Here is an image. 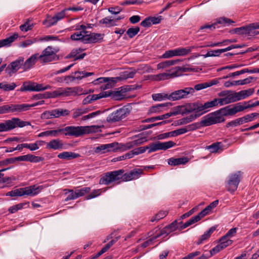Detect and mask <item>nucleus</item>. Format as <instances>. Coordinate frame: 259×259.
<instances>
[{
	"label": "nucleus",
	"instance_id": "1",
	"mask_svg": "<svg viewBox=\"0 0 259 259\" xmlns=\"http://www.w3.org/2000/svg\"><path fill=\"white\" fill-rule=\"evenodd\" d=\"M143 174V170L140 168L134 169L124 173L123 169H119L105 173L99 180V184L108 185L113 182L119 184L121 182L130 181L137 179Z\"/></svg>",
	"mask_w": 259,
	"mask_h": 259
},
{
	"label": "nucleus",
	"instance_id": "2",
	"mask_svg": "<svg viewBox=\"0 0 259 259\" xmlns=\"http://www.w3.org/2000/svg\"><path fill=\"white\" fill-rule=\"evenodd\" d=\"M179 227L177 222L175 221L169 225L164 227L161 230L156 229L155 231V234L153 233L150 235L153 236L151 238L145 241L141 244V247L145 248L152 244V242L156 239L162 236L163 238L166 237L170 232L175 231Z\"/></svg>",
	"mask_w": 259,
	"mask_h": 259
},
{
	"label": "nucleus",
	"instance_id": "3",
	"mask_svg": "<svg viewBox=\"0 0 259 259\" xmlns=\"http://www.w3.org/2000/svg\"><path fill=\"white\" fill-rule=\"evenodd\" d=\"M219 99H214L212 101L207 102L203 105L201 104L197 106L194 104L193 105L189 104L186 106L185 111L183 113H190L194 110H196V113H198V116H200L208 111L210 108L217 106L219 104Z\"/></svg>",
	"mask_w": 259,
	"mask_h": 259
},
{
	"label": "nucleus",
	"instance_id": "4",
	"mask_svg": "<svg viewBox=\"0 0 259 259\" xmlns=\"http://www.w3.org/2000/svg\"><path fill=\"white\" fill-rule=\"evenodd\" d=\"M42 189V186H37L36 185H32L29 187L16 189L8 192L6 194V196L11 197L22 196L25 195L35 196L38 194Z\"/></svg>",
	"mask_w": 259,
	"mask_h": 259
},
{
	"label": "nucleus",
	"instance_id": "5",
	"mask_svg": "<svg viewBox=\"0 0 259 259\" xmlns=\"http://www.w3.org/2000/svg\"><path fill=\"white\" fill-rule=\"evenodd\" d=\"M131 111L129 106H124L110 113L106 118V121L109 123H114L126 117Z\"/></svg>",
	"mask_w": 259,
	"mask_h": 259
},
{
	"label": "nucleus",
	"instance_id": "6",
	"mask_svg": "<svg viewBox=\"0 0 259 259\" xmlns=\"http://www.w3.org/2000/svg\"><path fill=\"white\" fill-rule=\"evenodd\" d=\"M28 125H30L29 122L21 120L19 118L13 117L11 119L0 123V132H8L17 127H23Z\"/></svg>",
	"mask_w": 259,
	"mask_h": 259
},
{
	"label": "nucleus",
	"instance_id": "7",
	"mask_svg": "<svg viewBox=\"0 0 259 259\" xmlns=\"http://www.w3.org/2000/svg\"><path fill=\"white\" fill-rule=\"evenodd\" d=\"M59 51L58 48H55L52 46L47 47L42 51L41 54H39V62L41 63H47L58 60L59 58L57 53Z\"/></svg>",
	"mask_w": 259,
	"mask_h": 259
},
{
	"label": "nucleus",
	"instance_id": "8",
	"mask_svg": "<svg viewBox=\"0 0 259 259\" xmlns=\"http://www.w3.org/2000/svg\"><path fill=\"white\" fill-rule=\"evenodd\" d=\"M89 126H68L61 128L62 134L65 136L78 137L90 133Z\"/></svg>",
	"mask_w": 259,
	"mask_h": 259
},
{
	"label": "nucleus",
	"instance_id": "9",
	"mask_svg": "<svg viewBox=\"0 0 259 259\" xmlns=\"http://www.w3.org/2000/svg\"><path fill=\"white\" fill-rule=\"evenodd\" d=\"M224 117L221 115L219 110L209 113L204 116L200 122L202 126H207L212 124L224 122Z\"/></svg>",
	"mask_w": 259,
	"mask_h": 259
},
{
	"label": "nucleus",
	"instance_id": "10",
	"mask_svg": "<svg viewBox=\"0 0 259 259\" xmlns=\"http://www.w3.org/2000/svg\"><path fill=\"white\" fill-rule=\"evenodd\" d=\"M176 145V143L172 141H169L164 142H160L157 141L152 143L149 145L146 146L148 148V152L150 153L158 150H165L167 149L171 148Z\"/></svg>",
	"mask_w": 259,
	"mask_h": 259
},
{
	"label": "nucleus",
	"instance_id": "11",
	"mask_svg": "<svg viewBox=\"0 0 259 259\" xmlns=\"http://www.w3.org/2000/svg\"><path fill=\"white\" fill-rule=\"evenodd\" d=\"M195 127L194 124H190L185 127L181 128L173 131L159 134L157 136L158 140H163L169 137H177L179 135L186 133L188 131L194 130Z\"/></svg>",
	"mask_w": 259,
	"mask_h": 259
},
{
	"label": "nucleus",
	"instance_id": "12",
	"mask_svg": "<svg viewBox=\"0 0 259 259\" xmlns=\"http://www.w3.org/2000/svg\"><path fill=\"white\" fill-rule=\"evenodd\" d=\"M242 177V172L238 171L229 176L226 187L230 192H234L238 188Z\"/></svg>",
	"mask_w": 259,
	"mask_h": 259
},
{
	"label": "nucleus",
	"instance_id": "13",
	"mask_svg": "<svg viewBox=\"0 0 259 259\" xmlns=\"http://www.w3.org/2000/svg\"><path fill=\"white\" fill-rule=\"evenodd\" d=\"M69 111L64 109H55L52 110L46 111L41 115L42 119H52L65 116L69 114Z\"/></svg>",
	"mask_w": 259,
	"mask_h": 259
},
{
	"label": "nucleus",
	"instance_id": "14",
	"mask_svg": "<svg viewBox=\"0 0 259 259\" xmlns=\"http://www.w3.org/2000/svg\"><path fill=\"white\" fill-rule=\"evenodd\" d=\"M194 93V89L192 88H185L184 89L179 90L169 94L170 101L179 100L183 98L188 97L189 94Z\"/></svg>",
	"mask_w": 259,
	"mask_h": 259
},
{
	"label": "nucleus",
	"instance_id": "15",
	"mask_svg": "<svg viewBox=\"0 0 259 259\" xmlns=\"http://www.w3.org/2000/svg\"><path fill=\"white\" fill-rule=\"evenodd\" d=\"M211 211L209 209V207L206 206L204 209H203L200 212H199L197 215L191 218L190 220H189L187 222L183 225L181 227V229H185L187 227L198 222L201 220L202 218L204 217L206 215L208 214Z\"/></svg>",
	"mask_w": 259,
	"mask_h": 259
},
{
	"label": "nucleus",
	"instance_id": "16",
	"mask_svg": "<svg viewBox=\"0 0 259 259\" xmlns=\"http://www.w3.org/2000/svg\"><path fill=\"white\" fill-rule=\"evenodd\" d=\"M117 144L114 142L109 144H102L94 148L95 153L102 154L107 152H114L116 151Z\"/></svg>",
	"mask_w": 259,
	"mask_h": 259
},
{
	"label": "nucleus",
	"instance_id": "17",
	"mask_svg": "<svg viewBox=\"0 0 259 259\" xmlns=\"http://www.w3.org/2000/svg\"><path fill=\"white\" fill-rule=\"evenodd\" d=\"M63 97L77 96L87 94L83 89L80 87L63 88Z\"/></svg>",
	"mask_w": 259,
	"mask_h": 259
},
{
	"label": "nucleus",
	"instance_id": "18",
	"mask_svg": "<svg viewBox=\"0 0 259 259\" xmlns=\"http://www.w3.org/2000/svg\"><path fill=\"white\" fill-rule=\"evenodd\" d=\"M24 64V58L19 57L16 60L11 62L10 64L6 68V72L11 75L12 73L16 72Z\"/></svg>",
	"mask_w": 259,
	"mask_h": 259
},
{
	"label": "nucleus",
	"instance_id": "19",
	"mask_svg": "<svg viewBox=\"0 0 259 259\" xmlns=\"http://www.w3.org/2000/svg\"><path fill=\"white\" fill-rule=\"evenodd\" d=\"M175 69L176 71L175 72H172V73H162L159 74L157 75V79L161 80H164L170 78H172L174 77H176L178 76V73L179 71L184 72H186L188 70H189V68L185 67H176Z\"/></svg>",
	"mask_w": 259,
	"mask_h": 259
},
{
	"label": "nucleus",
	"instance_id": "20",
	"mask_svg": "<svg viewBox=\"0 0 259 259\" xmlns=\"http://www.w3.org/2000/svg\"><path fill=\"white\" fill-rule=\"evenodd\" d=\"M126 90L125 89L121 88L119 91H109L103 92L102 93H105L107 95L104 98L111 97L114 100H121L125 97Z\"/></svg>",
	"mask_w": 259,
	"mask_h": 259
},
{
	"label": "nucleus",
	"instance_id": "21",
	"mask_svg": "<svg viewBox=\"0 0 259 259\" xmlns=\"http://www.w3.org/2000/svg\"><path fill=\"white\" fill-rule=\"evenodd\" d=\"M104 34L97 33H86L85 38L83 40V44H93L96 43L102 40L103 38Z\"/></svg>",
	"mask_w": 259,
	"mask_h": 259
},
{
	"label": "nucleus",
	"instance_id": "22",
	"mask_svg": "<svg viewBox=\"0 0 259 259\" xmlns=\"http://www.w3.org/2000/svg\"><path fill=\"white\" fill-rule=\"evenodd\" d=\"M41 87L40 84L31 81H26L24 82L22 87L19 91L20 92H26V91H36L39 92L40 88Z\"/></svg>",
	"mask_w": 259,
	"mask_h": 259
},
{
	"label": "nucleus",
	"instance_id": "23",
	"mask_svg": "<svg viewBox=\"0 0 259 259\" xmlns=\"http://www.w3.org/2000/svg\"><path fill=\"white\" fill-rule=\"evenodd\" d=\"M253 29H254L253 27L252 24L251 23L244 26L236 28L233 31L234 33L239 35H245L251 36V34H252V31Z\"/></svg>",
	"mask_w": 259,
	"mask_h": 259
},
{
	"label": "nucleus",
	"instance_id": "24",
	"mask_svg": "<svg viewBox=\"0 0 259 259\" xmlns=\"http://www.w3.org/2000/svg\"><path fill=\"white\" fill-rule=\"evenodd\" d=\"M15 162L16 161H29L31 162H38L42 160V158L39 156H34L32 154H27L14 157Z\"/></svg>",
	"mask_w": 259,
	"mask_h": 259
},
{
	"label": "nucleus",
	"instance_id": "25",
	"mask_svg": "<svg viewBox=\"0 0 259 259\" xmlns=\"http://www.w3.org/2000/svg\"><path fill=\"white\" fill-rule=\"evenodd\" d=\"M45 101L43 100L38 101L35 103L32 104H16V112H21L28 111L30 109L31 107H35L37 105H41L44 104Z\"/></svg>",
	"mask_w": 259,
	"mask_h": 259
},
{
	"label": "nucleus",
	"instance_id": "26",
	"mask_svg": "<svg viewBox=\"0 0 259 259\" xmlns=\"http://www.w3.org/2000/svg\"><path fill=\"white\" fill-rule=\"evenodd\" d=\"M37 60L39 61V54L35 53L30 56L24 62L23 68L24 70L30 69L35 64Z\"/></svg>",
	"mask_w": 259,
	"mask_h": 259
},
{
	"label": "nucleus",
	"instance_id": "27",
	"mask_svg": "<svg viewBox=\"0 0 259 259\" xmlns=\"http://www.w3.org/2000/svg\"><path fill=\"white\" fill-rule=\"evenodd\" d=\"M237 101H238V99L237 98L236 93L235 92L229 94L224 98L219 99V103L222 106Z\"/></svg>",
	"mask_w": 259,
	"mask_h": 259
},
{
	"label": "nucleus",
	"instance_id": "28",
	"mask_svg": "<svg viewBox=\"0 0 259 259\" xmlns=\"http://www.w3.org/2000/svg\"><path fill=\"white\" fill-rule=\"evenodd\" d=\"M188 161V158L185 157L179 158L171 157L168 159L167 162L169 165L175 166L181 164H185Z\"/></svg>",
	"mask_w": 259,
	"mask_h": 259
},
{
	"label": "nucleus",
	"instance_id": "29",
	"mask_svg": "<svg viewBox=\"0 0 259 259\" xmlns=\"http://www.w3.org/2000/svg\"><path fill=\"white\" fill-rule=\"evenodd\" d=\"M219 81L218 79H214L208 82H205L196 84L194 86V88L193 89H194V91L195 90L196 91H200L201 90L211 87L213 85L217 84L218 83H219Z\"/></svg>",
	"mask_w": 259,
	"mask_h": 259
},
{
	"label": "nucleus",
	"instance_id": "30",
	"mask_svg": "<svg viewBox=\"0 0 259 259\" xmlns=\"http://www.w3.org/2000/svg\"><path fill=\"white\" fill-rule=\"evenodd\" d=\"M63 144L61 140L54 139L47 143L46 148L50 149L58 150L62 149Z\"/></svg>",
	"mask_w": 259,
	"mask_h": 259
},
{
	"label": "nucleus",
	"instance_id": "31",
	"mask_svg": "<svg viewBox=\"0 0 259 259\" xmlns=\"http://www.w3.org/2000/svg\"><path fill=\"white\" fill-rule=\"evenodd\" d=\"M80 157V155L72 152L65 151L60 153L58 155V157L60 159L69 160L75 159Z\"/></svg>",
	"mask_w": 259,
	"mask_h": 259
},
{
	"label": "nucleus",
	"instance_id": "32",
	"mask_svg": "<svg viewBox=\"0 0 259 259\" xmlns=\"http://www.w3.org/2000/svg\"><path fill=\"white\" fill-rule=\"evenodd\" d=\"M107 95L105 93L102 92L99 94H94L93 95H89L82 101V104L84 105L91 103L93 101H96L102 98H104Z\"/></svg>",
	"mask_w": 259,
	"mask_h": 259
},
{
	"label": "nucleus",
	"instance_id": "33",
	"mask_svg": "<svg viewBox=\"0 0 259 259\" xmlns=\"http://www.w3.org/2000/svg\"><path fill=\"white\" fill-rule=\"evenodd\" d=\"M219 110L221 115L223 117L224 116H232L238 113L234 106L232 108H230V106H227Z\"/></svg>",
	"mask_w": 259,
	"mask_h": 259
},
{
	"label": "nucleus",
	"instance_id": "34",
	"mask_svg": "<svg viewBox=\"0 0 259 259\" xmlns=\"http://www.w3.org/2000/svg\"><path fill=\"white\" fill-rule=\"evenodd\" d=\"M136 73V71H125L122 72L120 75L117 77H114L116 78V82L117 81H121L123 80H125L128 78H132L134 77L135 74Z\"/></svg>",
	"mask_w": 259,
	"mask_h": 259
},
{
	"label": "nucleus",
	"instance_id": "35",
	"mask_svg": "<svg viewBox=\"0 0 259 259\" xmlns=\"http://www.w3.org/2000/svg\"><path fill=\"white\" fill-rule=\"evenodd\" d=\"M195 112L194 113L191 114L190 115L184 117L178 120V124L179 125H183L187 124L194 120H195L196 118L199 117L198 116V113H196V110H195Z\"/></svg>",
	"mask_w": 259,
	"mask_h": 259
},
{
	"label": "nucleus",
	"instance_id": "36",
	"mask_svg": "<svg viewBox=\"0 0 259 259\" xmlns=\"http://www.w3.org/2000/svg\"><path fill=\"white\" fill-rule=\"evenodd\" d=\"M195 48L194 46H190L186 48H179L176 49V56H184L189 54L193 49Z\"/></svg>",
	"mask_w": 259,
	"mask_h": 259
},
{
	"label": "nucleus",
	"instance_id": "37",
	"mask_svg": "<svg viewBox=\"0 0 259 259\" xmlns=\"http://www.w3.org/2000/svg\"><path fill=\"white\" fill-rule=\"evenodd\" d=\"M18 37L17 33H14L10 37L4 39L0 40V48L6 46H10L11 44Z\"/></svg>",
	"mask_w": 259,
	"mask_h": 259
},
{
	"label": "nucleus",
	"instance_id": "38",
	"mask_svg": "<svg viewBox=\"0 0 259 259\" xmlns=\"http://www.w3.org/2000/svg\"><path fill=\"white\" fill-rule=\"evenodd\" d=\"M84 50L81 48L75 49L72 50L71 53H70L69 57L74 58V60H78L83 59L86 55L85 53H80L83 51Z\"/></svg>",
	"mask_w": 259,
	"mask_h": 259
},
{
	"label": "nucleus",
	"instance_id": "39",
	"mask_svg": "<svg viewBox=\"0 0 259 259\" xmlns=\"http://www.w3.org/2000/svg\"><path fill=\"white\" fill-rule=\"evenodd\" d=\"M62 134L61 128L55 130L47 131L39 133L38 135V137L44 136H52L56 137Z\"/></svg>",
	"mask_w": 259,
	"mask_h": 259
},
{
	"label": "nucleus",
	"instance_id": "40",
	"mask_svg": "<svg viewBox=\"0 0 259 259\" xmlns=\"http://www.w3.org/2000/svg\"><path fill=\"white\" fill-rule=\"evenodd\" d=\"M254 91L253 89H249L248 90L241 91L239 92H236L238 101L244 99L251 96L253 94Z\"/></svg>",
	"mask_w": 259,
	"mask_h": 259
},
{
	"label": "nucleus",
	"instance_id": "41",
	"mask_svg": "<svg viewBox=\"0 0 259 259\" xmlns=\"http://www.w3.org/2000/svg\"><path fill=\"white\" fill-rule=\"evenodd\" d=\"M215 230V227H212L208 231L205 232L203 235H202L198 240L197 244L199 245L202 244L204 241L206 240L210 237L211 234Z\"/></svg>",
	"mask_w": 259,
	"mask_h": 259
},
{
	"label": "nucleus",
	"instance_id": "42",
	"mask_svg": "<svg viewBox=\"0 0 259 259\" xmlns=\"http://www.w3.org/2000/svg\"><path fill=\"white\" fill-rule=\"evenodd\" d=\"M152 97L153 100L156 101H161L165 100H169L170 98L169 94L166 93H160L154 94L152 95Z\"/></svg>",
	"mask_w": 259,
	"mask_h": 259
},
{
	"label": "nucleus",
	"instance_id": "43",
	"mask_svg": "<svg viewBox=\"0 0 259 259\" xmlns=\"http://www.w3.org/2000/svg\"><path fill=\"white\" fill-rule=\"evenodd\" d=\"M177 114H178V113L177 112H169V113H166L165 114H163V115H162L160 116L153 117L148 118L147 120V121H149V122H153L155 120H163L164 119L168 118L172 115H177Z\"/></svg>",
	"mask_w": 259,
	"mask_h": 259
},
{
	"label": "nucleus",
	"instance_id": "44",
	"mask_svg": "<svg viewBox=\"0 0 259 259\" xmlns=\"http://www.w3.org/2000/svg\"><path fill=\"white\" fill-rule=\"evenodd\" d=\"M16 87L15 82L9 84L6 81H3L0 83V89L6 92L13 91Z\"/></svg>",
	"mask_w": 259,
	"mask_h": 259
},
{
	"label": "nucleus",
	"instance_id": "45",
	"mask_svg": "<svg viewBox=\"0 0 259 259\" xmlns=\"http://www.w3.org/2000/svg\"><path fill=\"white\" fill-rule=\"evenodd\" d=\"M89 33L88 31H80L74 33L70 36V38L73 40H81L83 42V40L85 38L86 33Z\"/></svg>",
	"mask_w": 259,
	"mask_h": 259
},
{
	"label": "nucleus",
	"instance_id": "46",
	"mask_svg": "<svg viewBox=\"0 0 259 259\" xmlns=\"http://www.w3.org/2000/svg\"><path fill=\"white\" fill-rule=\"evenodd\" d=\"M252 102L251 100L248 102H244L242 103H238L234 106L237 112H241L245 109L249 108L248 103Z\"/></svg>",
	"mask_w": 259,
	"mask_h": 259
},
{
	"label": "nucleus",
	"instance_id": "47",
	"mask_svg": "<svg viewBox=\"0 0 259 259\" xmlns=\"http://www.w3.org/2000/svg\"><path fill=\"white\" fill-rule=\"evenodd\" d=\"M94 74L93 72H87L83 71H76L74 72V78L75 79L80 80L83 77H88Z\"/></svg>",
	"mask_w": 259,
	"mask_h": 259
},
{
	"label": "nucleus",
	"instance_id": "48",
	"mask_svg": "<svg viewBox=\"0 0 259 259\" xmlns=\"http://www.w3.org/2000/svg\"><path fill=\"white\" fill-rule=\"evenodd\" d=\"M107 189H95L89 195H88L87 196H86L85 199L87 200L91 199L93 198H94L100 195L103 192L106 191Z\"/></svg>",
	"mask_w": 259,
	"mask_h": 259
},
{
	"label": "nucleus",
	"instance_id": "49",
	"mask_svg": "<svg viewBox=\"0 0 259 259\" xmlns=\"http://www.w3.org/2000/svg\"><path fill=\"white\" fill-rule=\"evenodd\" d=\"M179 61L178 60H168L164 62H161L157 65L158 69H162L166 68L168 66H170L175 64Z\"/></svg>",
	"mask_w": 259,
	"mask_h": 259
},
{
	"label": "nucleus",
	"instance_id": "50",
	"mask_svg": "<svg viewBox=\"0 0 259 259\" xmlns=\"http://www.w3.org/2000/svg\"><path fill=\"white\" fill-rule=\"evenodd\" d=\"M99 23L105 24L106 27H111L116 25V24L115 23L114 20L109 18V17H105L103 19H102L99 21Z\"/></svg>",
	"mask_w": 259,
	"mask_h": 259
},
{
	"label": "nucleus",
	"instance_id": "51",
	"mask_svg": "<svg viewBox=\"0 0 259 259\" xmlns=\"http://www.w3.org/2000/svg\"><path fill=\"white\" fill-rule=\"evenodd\" d=\"M216 25L217 23H214L211 24H205L201 26L199 28V30H204L205 32L209 33L215 29Z\"/></svg>",
	"mask_w": 259,
	"mask_h": 259
},
{
	"label": "nucleus",
	"instance_id": "52",
	"mask_svg": "<svg viewBox=\"0 0 259 259\" xmlns=\"http://www.w3.org/2000/svg\"><path fill=\"white\" fill-rule=\"evenodd\" d=\"M29 203H19L9 208V211L10 213H14L17 212L18 210L21 209L24 206H28Z\"/></svg>",
	"mask_w": 259,
	"mask_h": 259
},
{
	"label": "nucleus",
	"instance_id": "53",
	"mask_svg": "<svg viewBox=\"0 0 259 259\" xmlns=\"http://www.w3.org/2000/svg\"><path fill=\"white\" fill-rule=\"evenodd\" d=\"M234 22L231 19L226 17H220L217 20L216 22L214 23L222 24L224 26L229 25L230 24L233 23Z\"/></svg>",
	"mask_w": 259,
	"mask_h": 259
},
{
	"label": "nucleus",
	"instance_id": "54",
	"mask_svg": "<svg viewBox=\"0 0 259 259\" xmlns=\"http://www.w3.org/2000/svg\"><path fill=\"white\" fill-rule=\"evenodd\" d=\"M221 143L216 142L211 145L206 146V149L209 150L211 153H216L221 148Z\"/></svg>",
	"mask_w": 259,
	"mask_h": 259
},
{
	"label": "nucleus",
	"instance_id": "55",
	"mask_svg": "<svg viewBox=\"0 0 259 259\" xmlns=\"http://www.w3.org/2000/svg\"><path fill=\"white\" fill-rule=\"evenodd\" d=\"M220 244L222 246V247L224 249L228 246L232 244L233 241L232 240L229 239L227 237L224 236H223L220 240Z\"/></svg>",
	"mask_w": 259,
	"mask_h": 259
},
{
	"label": "nucleus",
	"instance_id": "56",
	"mask_svg": "<svg viewBox=\"0 0 259 259\" xmlns=\"http://www.w3.org/2000/svg\"><path fill=\"white\" fill-rule=\"evenodd\" d=\"M91 191L90 187H83L80 189H77L75 191V195L77 198L84 196L89 193Z\"/></svg>",
	"mask_w": 259,
	"mask_h": 259
},
{
	"label": "nucleus",
	"instance_id": "57",
	"mask_svg": "<svg viewBox=\"0 0 259 259\" xmlns=\"http://www.w3.org/2000/svg\"><path fill=\"white\" fill-rule=\"evenodd\" d=\"M58 22L55 16L52 17L49 16L47 17V19L44 21L43 23L46 25L47 27H49L55 25Z\"/></svg>",
	"mask_w": 259,
	"mask_h": 259
},
{
	"label": "nucleus",
	"instance_id": "58",
	"mask_svg": "<svg viewBox=\"0 0 259 259\" xmlns=\"http://www.w3.org/2000/svg\"><path fill=\"white\" fill-rule=\"evenodd\" d=\"M64 191L66 194H67V193H70V194L65 199V201H68L69 200L77 198L76 195H75V191H73V190L65 189L64 190Z\"/></svg>",
	"mask_w": 259,
	"mask_h": 259
},
{
	"label": "nucleus",
	"instance_id": "59",
	"mask_svg": "<svg viewBox=\"0 0 259 259\" xmlns=\"http://www.w3.org/2000/svg\"><path fill=\"white\" fill-rule=\"evenodd\" d=\"M140 31L139 27L130 28L126 31V34L130 38H133L136 36Z\"/></svg>",
	"mask_w": 259,
	"mask_h": 259
},
{
	"label": "nucleus",
	"instance_id": "60",
	"mask_svg": "<svg viewBox=\"0 0 259 259\" xmlns=\"http://www.w3.org/2000/svg\"><path fill=\"white\" fill-rule=\"evenodd\" d=\"M63 88H59L57 90L49 93V98H57L58 97H63Z\"/></svg>",
	"mask_w": 259,
	"mask_h": 259
},
{
	"label": "nucleus",
	"instance_id": "61",
	"mask_svg": "<svg viewBox=\"0 0 259 259\" xmlns=\"http://www.w3.org/2000/svg\"><path fill=\"white\" fill-rule=\"evenodd\" d=\"M167 214L166 211H160L154 217L151 219V222H154V221H158L160 219L164 218Z\"/></svg>",
	"mask_w": 259,
	"mask_h": 259
},
{
	"label": "nucleus",
	"instance_id": "62",
	"mask_svg": "<svg viewBox=\"0 0 259 259\" xmlns=\"http://www.w3.org/2000/svg\"><path fill=\"white\" fill-rule=\"evenodd\" d=\"M111 80V82H116V78L114 77H100L95 80V84L105 83Z\"/></svg>",
	"mask_w": 259,
	"mask_h": 259
},
{
	"label": "nucleus",
	"instance_id": "63",
	"mask_svg": "<svg viewBox=\"0 0 259 259\" xmlns=\"http://www.w3.org/2000/svg\"><path fill=\"white\" fill-rule=\"evenodd\" d=\"M165 106V104H159L151 107L149 111L151 113L159 112L161 111V108L164 107Z\"/></svg>",
	"mask_w": 259,
	"mask_h": 259
},
{
	"label": "nucleus",
	"instance_id": "64",
	"mask_svg": "<svg viewBox=\"0 0 259 259\" xmlns=\"http://www.w3.org/2000/svg\"><path fill=\"white\" fill-rule=\"evenodd\" d=\"M33 27V24L32 23L30 24L29 23V20H28L26 22L24 23L23 25H21L20 26V29L22 31L26 32L29 30L32 29Z\"/></svg>",
	"mask_w": 259,
	"mask_h": 259
}]
</instances>
